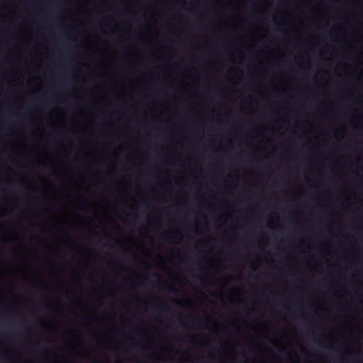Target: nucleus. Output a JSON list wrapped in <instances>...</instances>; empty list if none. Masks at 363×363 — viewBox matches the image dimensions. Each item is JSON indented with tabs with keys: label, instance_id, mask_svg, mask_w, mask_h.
Listing matches in <instances>:
<instances>
[{
	"label": "nucleus",
	"instance_id": "1",
	"mask_svg": "<svg viewBox=\"0 0 363 363\" xmlns=\"http://www.w3.org/2000/svg\"><path fill=\"white\" fill-rule=\"evenodd\" d=\"M157 284H163V285H166L167 286V290L169 293H176L177 292V289L172 286V285H169L167 284L166 282H164L163 280H162L159 276L157 275V281H156Z\"/></svg>",
	"mask_w": 363,
	"mask_h": 363
}]
</instances>
